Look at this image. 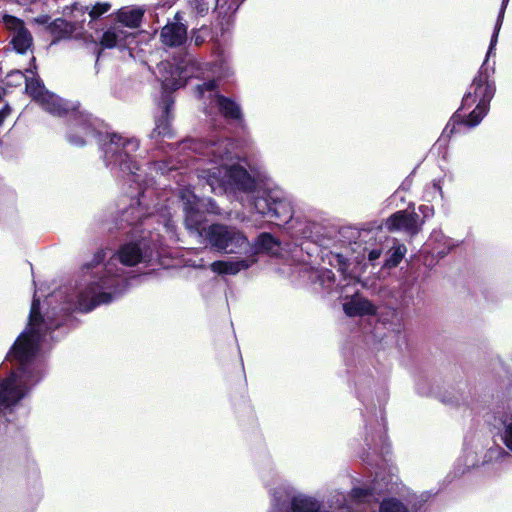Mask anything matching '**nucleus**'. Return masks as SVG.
<instances>
[{
    "label": "nucleus",
    "instance_id": "nucleus-18",
    "mask_svg": "<svg viewBox=\"0 0 512 512\" xmlns=\"http://www.w3.org/2000/svg\"><path fill=\"white\" fill-rule=\"evenodd\" d=\"M144 13L140 6H124L116 12V20L127 28L135 29L140 27Z\"/></svg>",
    "mask_w": 512,
    "mask_h": 512
},
{
    "label": "nucleus",
    "instance_id": "nucleus-38",
    "mask_svg": "<svg viewBox=\"0 0 512 512\" xmlns=\"http://www.w3.org/2000/svg\"><path fill=\"white\" fill-rule=\"evenodd\" d=\"M58 296H59L58 294H57V295H52V296L49 298V303H51V302H52V300H53L54 298H57Z\"/></svg>",
    "mask_w": 512,
    "mask_h": 512
},
{
    "label": "nucleus",
    "instance_id": "nucleus-3",
    "mask_svg": "<svg viewBox=\"0 0 512 512\" xmlns=\"http://www.w3.org/2000/svg\"><path fill=\"white\" fill-rule=\"evenodd\" d=\"M150 256L145 238L123 244L106 263H101L105 253H98L93 263L88 265V269H91L89 279L79 285L74 298L69 299V303L61 307V311H70L74 308L89 312L100 304L111 302L128 287L125 271L122 267H118V264L127 267L135 266Z\"/></svg>",
    "mask_w": 512,
    "mask_h": 512
},
{
    "label": "nucleus",
    "instance_id": "nucleus-7",
    "mask_svg": "<svg viewBox=\"0 0 512 512\" xmlns=\"http://www.w3.org/2000/svg\"><path fill=\"white\" fill-rule=\"evenodd\" d=\"M494 47H496V45ZM489 49L490 47L488 48L487 53L489 52ZM494 49L495 48L492 49L489 55H486V59L490 57ZM486 62L487 60H485L483 65H485ZM495 90V83L489 79L487 69L482 66L478 75L473 79L468 92L462 99L461 111L476 104V107L463 121L466 126L475 127L482 121L489 111L490 102L494 97Z\"/></svg>",
    "mask_w": 512,
    "mask_h": 512
},
{
    "label": "nucleus",
    "instance_id": "nucleus-33",
    "mask_svg": "<svg viewBox=\"0 0 512 512\" xmlns=\"http://www.w3.org/2000/svg\"><path fill=\"white\" fill-rule=\"evenodd\" d=\"M207 211L214 214L220 213L216 203L211 199H207Z\"/></svg>",
    "mask_w": 512,
    "mask_h": 512
},
{
    "label": "nucleus",
    "instance_id": "nucleus-25",
    "mask_svg": "<svg viewBox=\"0 0 512 512\" xmlns=\"http://www.w3.org/2000/svg\"><path fill=\"white\" fill-rule=\"evenodd\" d=\"M459 461H462L467 469L474 467L479 463L478 452L466 447Z\"/></svg>",
    "mask_w": 512,
    "mask_h": 512
},
{
    "label": "nucleus",
    "instance_id": "nucleus-34",
    "mask_svg": "<svg viewBox=\"0 0 512 512\" xmlns=\"http://www.w3.org/2000/svg\"><path fill=\"white\" fill-rule=\"evenodd\" d=\"M381 253H382L381 250L373 249V250L369 251L368 258L370 261H375L381 256Z\"/></svg>",
    "mask_w": 512,
    "mask_h": 512
},
{
    "label": "nucleus",
    "instance_id": "nucleus-22",
    "mask_svg": "<svg viewBox=\"0 0 512 512\" xmlns=\"http://www.w3.org/2000/svg\"><path fill=\"white\" fill-rule=\"evenodd\" d=\"M407 252V248L403 244H396L390 250V256L386 260V266L395 267L397 266Z\"/></svg>",
    "mask_w": 512,
    "mask_h": 512
},
{
    "label": "nucleus",
    "instance_id": "nucleus-2",
    "mask_svg": "<svg viewBox=\"0 0 512 512\" xmlns=\"http://www.w3.org/2000/svg\"><path fill=\"white\" fill-rule=\"evenodd\" d=\"M54 308L43 317L40 301L34 296L29 322L10 349L8 358L17 367L5 378L0 379V417L10 421L22 400L40 383L45 374L44 363L39 359V349L46 334L60 323L54 320Z\"/></svg>",
    "mask_w": 512,
    "mask_h": 512
},
{
    "label": "nucleus",
    "instance_id": "nucleus-8",
    "mask_svg": "<svg viewBox=\"0 0 512 512\" xmlns=\"http://www.w3.org/2000/svg\"><path fill=\"white\" fill-rule=\"evenodd\" d=\"M196 93L203 100L204 112L213 116L220 113L224 118L242 123L244 120L241 106L234 100L220 95L216 90V83L210 80L196 86Z\"/></svg>",
    "mask_w": 512,
    "mask_h": 512
},
{
    "label": "nucleus",
    "instance_id": "nucleus-30",
    "mask_svg": "<svg viewBox=\"0 0 512 512\" xmlns=\"http://www.w3.org/2000/svg\"><path fill=\"white\" fill-rule=\"evenodd\" d=\"M176 168L175 166H167L166 164H159V163H152L150 166H149V170H157V171H160L161 174H164L165 172L169 171V170H172Z\"/></svg>",
    "mask_w": 512,
    "mask_h": 512
},
{
    "label": "nucleus",
    "instance_id": "nucleus-16",
    "mask_svg": "<svg viewBox=\"0 0 512 512\" xmlns=\"http://www.w3.org/2000/svg\"><path fill=\"white\" fill-rule=\"evenodd\" d=\"M134 39V34L127 32L120 26L109 27L102 35L100 44L104 48H121L129 44Z\"/></svg>",
    "mask_w": 512,
    "mask_h": 512
},
{
    "label": "nucleus",
    "instance_id": "nucleus-4",
    "mask_svg": "<svg viewBox=\"0 0 512 512\" xmlns=\"http://www.w3.org/2000/svg\"><path fill=\"white\" fill-rule=\"evenodd\" d=\"M139 150V141L134 137H124L119 134H109L102 144L103 159L107 167L117 176L125 180L130 186L136 184L139 189L138 197L131 199L130 207L123 211V217L128 224H135L142 220L146 214H153L149 207H144L149 191L142 189L148 185L150 179L140 168L135 154Z\"/></svg>",
    "mask_w": 512,
    "mask_h": 512
},
{
    "label": "nucleus",
    "instance_id": "nucleus-24",
    "mask_svg": "<svg viewBox=\"0 0 512 512\" xmlns=\"http://www.w3.org/2000/svg\"><path fill=\"white\" fill-rule=\"evenodd\" d=\"M424 198L427 201H433L436 200L437 198H443V191L440 180H434L431 184L427 185L424 192Z\"/></svg>",
    "mask_w": 512,
    "mask_h": 512
},
{
    "label": "nucleus",
    "instance_id": "nucleus-15",
    "mask_svg": "<svg viewBox=\"0 0 512 512\" xmlns=\"http://www.w3.org/2000/svg\"><path fill=\"white\" fill-rule=\"evenodd\" d=\"M176 22L167 23L161 30L160 38L164 45L181 46L187 39V28L180 23L179 13L175 15Z\"/></svg>",
    "mask_w": 512,
    "mask_h": 512
},
{
    "label": "nucleus",
    "instance_id": "nucleus-13",
    "mask_svg": "<svg viewBox=\"0 0 512 512\" xmlns=\"http://www.w3.org/2000/svg\"><path fill=\"white\" fill-rule=\"evenodd\" d=\"M5 24L13 30L12 44L18 53H25L32 45V36L24 27L23 22L16 17L6 16Z\"/></svg>",
    "mask_w": 512,
    "mask_h": 512
},
{
    "label": "nucleus",
    "instance_id": "nucleus-36",
    "mask_svg": "<svg viewBox=\"0 0 512 512\" xmlns=\"http://www.w3.org/2000/svg\"><path fill=\"white\" fill-rule=\"evenodd\" d=\"M156 130L159 135H161V134L165 135L167 127H166V125H157Z\"/></svg>",
    "mask_w": 512,
    "mask_h": 512
},
{
    "label": "nucleus",
    "instance_id": "nucleus-28",
    "mask_svg": "<svg viewBox=\"0 0 512 512\" xmlns=\"http://www.w3.org/2000/svg\"><path fill=\"white\" fill-rule=\"evenodd\" d=\"M419 212L422 214L423 219H420L421 221H425V219H429L434 215V208L431 205H420L419 206Z\"/></svg>",
    "mask_w": 512,
    "mask_h": 512
},
{
    "label": "nucleus",
    "instance_id": "nucleus-14",
    "mask_svg": "<svg viewBox=\"0 0 512 512\" xmlns=\"http://www.w3.org/2000/svg\"><path fill=\"white\" fill-rule=\"evenodd\" d=\"M257 262V257L248 255L246 258H231L215 261L210 264V269L220 275H236L240 271L247 270Z\"/></svg>",
    "mask_w": 512,
    "mask_h": 512
},
{
    "label": "nucleus",
    "instance_id": "nucleus-5",
    "mask_svg": "<svg viewBox=\"0 0 512 512\" xmlns=\"http://www.w3.org/2000/svg\"><path fill=\"white\" fill-rule=\"evenodd\" d=\"M178 197L183 203L185 225L190 233L224 253L238 254L250 248L248 238L236 227L213 224L207 228H201L204 215L200 211V206L205 205V200L197 198L189 187L181 188Z\"/></svg>",
    "mask_w": 512,
    "mask_h": 512
},
{
    "label": "nucleus",
    "instance_id": "nucleus-39",
    "mask_svg": "<svg viewBox=\"0 0 512 512\" xmlns=\"http://www.w3.org/2000/svg\"><path fill=\"white\" fill-rule=\"evenodd\" d=\"M27 72L33 74V70H31V69L27 70Z\"/></svg>",
    "mask_w": 512,
    "mask_h": 512
},
{
    "label": "nucleus",
    "instance_id": "nucleus-32",
    "mask_svg": "<svg viewBox=\"0 0 512 512\" xmlns=\"http://www.w3.org/2000/svg\"><path fill=\"white\" fill-rule=\"evenodd\" d=\"M369 493V490L368 489H364V488H354L352 490V495L354 498H357V499H361L363 497H365L367 494Z\"/></svg>",
    "mask_w": 512,
    "mask_h": 512
},
{
    "label": "nucleus",
    "instance_id": "nucleus-10",
    "mask_svg": "<svg viewBox=\"0 0 512 512\" xmlns=\"http://www.w3.org/2000/svg\"><path fill=\"white\" fill-rule=\"evenodd\" d=\"M423 226V221L414 211L400 210L385 221V228L390 232H402L410 237L417 235Z\"/></svg>",
    "mask_w": 512,
    "mask_h": 512
},
{
    "label": "nucleus",
    "instance_id": "nucleus-9",
    "mask_svg": "<svg viewBox=\"0 0 512 512\" xmlns=\"http://www.w3.org/2000/svg\"><path fill=\"white\" fill-rule=\"evenodd\" d=\"M27 93L48 113L62 116L68 112V105L61 98L47 91L38 80L27 79Z\"/></svg>",
    "mask_w": 512,
    "mask_h": 512
},
{
    "label": "nucleus",
    "instance_id": "nucleus-27",
    "mask_svg": "<svg viewBox=\"0 0 512 512\" xmlns=\"http://www.w3.org/2000/svg\"><path fill=\"white\" fill-rule=\"evenodd\" d=\"M335 280L334 273L329 269H323L319 271L318 281L323 287H330V284Z\"/></svg>",
    "mask_w": 512,
    "mask_h": 512
},
{
    "label": "nucleus",
    "instance_id": "nucleus-35",
    "mask_svg": "<svg viewBox=\"0 0 512 512\" xmlns=\"http://www.w3.org/2000/svg\"><path fill=\"white\" fill-rule=\"evenodd\" d=\"M10 111V107L7 105L0 110V125L3 123L5 118L10 114Z\"/></svg>",
    "mask_w": 512,
    "mask_h": 512
},
{
    "label": "nucleus",
    "instance_id": "nucleus-20",
    "mask_svg": "<svg viewBox=\"0 0 512 512\" xmlns=\"http://www.w3.org/2000/svg\"><path fill=\"white\" fill-rule=\"evenodd\" d=\"M48 30L56 40H59L69 37L75 31V27L71 22L58 18L48 25Z\"/></svg>",
    "mask_w": 512,
    "mask_h": 512
},
{
    "label": "nucleus",
    "instance_id": "nucleus-31",
    "mask_svg": "<svg viewBox=\"0 0 512 512\" xmlns=\"http://www.w3.org/2000/svg\"><path fill=\"white\" fill-rule=\"evenodd\" d=\"M164 229L165 231L170 235V237H174L175 235V225L174 223L171 221V219H164Z\"/></svg>",
    "mask_w": 512,
    "mask_h": 512
},
{
    "label": "nucleus",
    "instance_id": "nucleus-17",
    "mask_svg": "<svg viewBox=\"0 0 512 512\" xmlns=\"http://www.w3.org/2000/svg\"><path fill=\"white\" fill-rule=\"evenodd\" d=\"M343 310L348 316L352 317L374 315L377 308L368 299L363 298L359 294H355L343 304Z\"/></svg>",
    "mask_w": 512,
    "mask_h": 512
},
{
    "label": "nucleus",
    "instance_id": "nucleus-1",
    "mask_svg": "<svg viewBox=\"0 0 512 512\" xmlns=\"http://www.w3.org/2000/svg\"><path fill=\"white\" fill-rule=\"evenodd\" d=\"M179 148L193 154L189 157L197 162V177L204 180L213 193L247 202L258 214L279 223L292 220L293 203L282 189L263 183L240 164L231 163L235 156L232 139L210 135L202 141H183Z\"/></svg>",
    "mask_w": 512,
    "mask_h": 512
},
{
    "label": "nucleus",
    "instance_id": "nucleus-19",
    "mask_svg": "<svg viewBox=\"0 0 512 512\" xmlns=\"http://www.w3.org/2000/svg\"><path fill=\"white\" fill-rule=\"evenodd\" d=\"M257 253H266L271 256H279L281 253V242L272 234L263 232L254 242V251L250 255L256 257Z\"/></svg>",
    "mask_w": 512,
    "mask_h": 512
},
{
    "label": "nucleus",
    "instance_id": "nucleus-6",
    "mask_svg": "<svg viewBox=\"0 0 512 512\" xmlns=\"http://www.w3.org/2000/svg\"><path fill=\"white\" fill-rule=\"evenodd\" d=\"M205 71H210L211 75L217 78H228L234 73L228 59L221 57L214 64L189 61L185 65H174L169 61H163L157 65L155 74L162 88L165 91H172L184 86L189 77H203Z\"/></svg>",
    "mask_w": 512,
    "mask_h": 512
},
{
    "label": "nucleus",
    "instance_id": "nucleus-37",
    "mask_svg": "<svg viewBox=\"0 0 512 512\" xmlns=\"http://www.w3.org/2000/svg\"><path fill=\"white\" fill-rule=\"evenodd\" d=\"M37 23L46 24L48 22V16H40L35 19Z\"/></svg>",
    "mask_w": 512,
    "mask_h": 512
},
{
    "label": "nucleus",
    "instance_id": "nucleus-12",
    "mask_svg": "<svg viewBox=\"0 0 512 512\" xmlns=\"http://www.w3.org/2000/svg\"><path fill=\"white\" fill-rule=\"evenodd\" d=\"M95 135V129L88 115H78L70 128L67 139L70 144L81 147Z\"/></svg>",
    "mask_w": 512,
    "mask_h": 512
},
{
    "label": "nucleus",
    "instance_id": "nucleus-23",
    "mask_svg": "<svg viewBox=\"0 0 512 512\" xmlns=\"http://www.w3.org/2000/svg\"><path fill=\"white\" fill-rule=\"evenodd\" d=\"M508 3H509V0H502V4H501L500 11H499V15H498L495 27H494V32H493L492 37H491L490 49H489L488 55L491 53V51L494 48L495 44H497L499 31H500L501 26H502L505 10H506V7H507Z\"/></svg>",
    "mask_w": 512,
    "mask_h": 512
},
{
    "label": "nucleus",
    "instance_id": "nucleus-29",
    "mask_svg": "<svg viewBox=\"0 0 512 512\" xmlns=\"http://www.w3.org/2000/svg\"><path fill=\"white\" fill-rule=\"evenodd\" d=\"M489 453H490V459H493V458L499 459V458H504V457L509 456L508 452L501 447H495V448L491 449L489 451Z\"/></svg>",
    "mask_w": 512,
    "mask_h": 512
},
{
    "label": "nucleus",
    "instance_id": "nucleus-11",
    "mask_svg": "<svg viewBox=\"0 0 512 512\" xmlns=\"http://www.w3.org/2000/svg\"><path fill=\"white\" fill-rule=\"evenodd\" d=\"M494 420L500 441L512 452V394L503 397L495 411Z\"/></svg>",
    "mask_w": 512,
    "mask_h": 512
},
{
    "label": "nucleus",
    "instance_id": "nucleus-21",
    "mask_svg": "<svg viewBox=\"0 0 512 512\" xmlns=\"http://www.w3.org/2000/svg\"><path fill=\"white\" fill-rule=\"evenodd\" d=\"M89 14V7L80 5L78 3H75L71 7H66L63 11V14L65 16L71 17V23L74 24V27L76 28V25L82 23L85 21V14Z\"/></svg>",
    "mask_w": 512,
    "mask_h": 512
},
{
    "label": "nucleus",
    "instance_id": "nucleus-26",
    "mask_svg": "<svg viewBox=\"0 0 512 512\" xmlns=\"http://www.w3.org/2000/svg\"><path fill=\"white\" fill-rule=\"evenodd\" d=\"M111 9V4L108 2L96 3L92 8H89V17L91 20L98 19L103 14Z\"/></svg>",
    "mask_w": 512,
    "mask_h": 512
}]
</instances>
